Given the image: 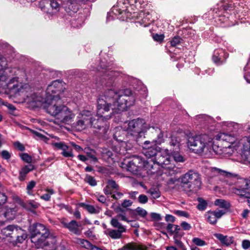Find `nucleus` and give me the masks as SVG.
<instances>
[{"label":"nucleus","mask_w":250,"mask_h":250,"mask_svg":"<svg viewBox=\"0 0 250 250\" xmlns=\"http://www.w3.org/2000/svg\"><path fill=\"white\" fill-rule=\"evenodd\" d=\"M135 98L129 89L117 91L110 89L105 91L104 96L100 97L97 101V113L96 117L92 116L90 112V121L95 123L94 125L89 124V127L94 129L93 131L101 135H105L109 129V124L107 121L111 116L104 117V112H108L111 108L113 113H118L133 105Z\"/></svg>","instance_id":"1"},{"label":"nucleus","mask_w":250,"mask_h":250,"mask_svg":"<svg viewBox=\"0 0 250 250\" xmlns=\"http://www.w3.org/2000/svg\"><path fill=\"white\" fill-rule=\"evenodd\" d=\"M188 146L193 152L197 154L204 153L210 156L217 154L213 146L212 139L207 134H201L189 136L188 140Z\"/></svg>","instance_id":"2"},{"label":"nucleus","mask_w":250,"mask_h":250,"mask_svg":"<svg viewBox=\"0 0 250 250\" xmlns=\"http://www.w3.org/2000/svg\"><path fill=\"white\" fill-rule=\"evenodd\" d=\"M7 67L6 59L0 54V88L4 89L6 92H9L12 95H17L22 92L24 86L18 81L17 78H13L8 81V77L4 70Z\"/></svg>","instance_id":"3"},{"label":"nucleus","mask_w":250,"mask_h":250,"mask_svg":"<svg viewBox=\"0 0 250 250\" xmlns=\"http://www.w3.org/2000/svg\"><path fill=\"white\" fill-rule=\"evenodd\" d=\"M201 185L199 174L193 170L188 171L181 178L183 190L188 195L196 193L200 188Z\"/></svg>","instance_id":"4"},{"label":"nucleus","mask_w":250,"mask_h":250,"mask_svg":"<svg viewBox=\"0 0 250 250\" xmlns=\"http://www.w3.org/2000/svg\"><path fill=\"white\" fill-rule=\"evenodd\" d=\"M29 231L31 242L35 243L38 248H43L48 245L46 239L49 232L44 225L40 223L34 224L30 226Z\"/></svg>","instance_id":"5"},{"label":"nucleus","mask_w":250,"mask_h":250,"mask_svg":"<svg viewBox=\"0 0 250 250\" xmlns=\"http://www.w3.org/2000/svg\"><path fill=\"white\" fill-rule=\"evenodd\" d=\"M64 105L62 104L60 97L54 96L48 97L43 103V107L47 113L56 118Z\"/></svg>","instance_id":"6"},{"label":"nucleus","mask_w":250,"mask_h":250,"mask_svg":"<svg viewBox=\"0 0 250 250\" xmlns=\"http://www.w3.org/2000/svg\"><path fill=\"white\" fill-rule=\"evenodd\" d=\"M110 224L117 229H107L105 231V234L113 239H119L122 236V233L126 231V229L116 219H111Z\"/></svg>","instance_id":"7"},{"label":"nucleus","mask_w":250,"mask_h":250,"mask_svg":"<svg viewBox=\"0 0 250 250\" xmlns=\"http://www.w3.org/2000/svg\"><path fill=\"white\" fill-rule=\"evenodd\" d=\"M144 124L145 122L142 119L132 120L128 123L126 131L130 136L137 137L143 131Z\"/></svg>","instance_id":"8"},{"label":"nucleus","mask_w":250,"mask_h":250,"mask_svg":"<svg viewBox=\"0 0 250 250\" xmlns=\"http://www.w3.org/2000/svg\"><path fill=\"white\" fill-rule=\"evenodd\" d=\"M78 121L73 124V126L78 131H82L85 128L89 127V124L94 125L95 123L90 121V111L88 110L83 111L81 116L79 117Z\"/></svg>","instance_id":"9"},{"label":"nucleus","mask_w":250,"mask_h":250,"mask_svg":"<svg viewBox=\"0 0 250 250\" xmlns=\"http://www.w3.org/2000/svg\"><path fill=\"white\" fill-rule=\"evenodd\" d=\"M210 172L211 177H218L220 180L228 181L229 179H232L233 182L229 185H234V182L239 179L236 178V175L215 167L210 168Z\"/></svg>","instance_id":"10"},{"label":"nucleus","mask_w":250,"mask_h":250,"mask_svg":"<svg viewBox=\"0 0 250 250\" xmlns=\"http://www.w3.org/2000/svg\"><path fill=\"white\" fill-rule=\"evenodd\" d=\"M64 85V83L62 81H54L50 84L48 85L46 88V98L48 97L50 98L51 96L52 97L54 96L60 97V93L63 92L65 89Z\"/></svg>","instance_id":"11"},{"label":"nucleus","mask_w":250,"mask_h":250,"mask_svg":"<svg viewBox=\"0 0 250 250\" xmlns=\"http://www.w3.org/2000/svg\"><path fill=\"white\" fill-rule=\"evenodd\" d=\"M143 159L139 156H134L126 164L127 169L131 173L137 174L143 167Z\"/></svg>","instance_id":"12"},{"label":"nucleus","mask_w":250,"mask_h":250,"mask_svg":"<svg viewBox=\"0 0 250 250\" xmlns=\"http://www.w3.org/2000/svg\"><path fill=\"white\" fill-rule=\"evenodd\" d=\"M75 115L67 106H64L56 118L58 123L69 124L73 121Z\"/></svg>","instance_id":"13"},{"label":"nucleus","mask_w":250,"mask_h":250,"mask_svg":"<svg viewBox=\"0 0 250 250\" xmlns=\"http://www.w3.org/2000/svg\"><path fill=\"white\" fill-rule=\"evenodd\" d=\"M170 150L160 149L158 152L155 161L157 164L163 167L171 163V156L169 155Z\"/></svg>","instance_id":"14"},{"label":"nucleus","mask_w":250,"mask_h":250,"mask_svg":"<svg viewBox=\"0 0 250 250\" xmlns=\"http://www.w3.org/2000/svg\"><path fill=\"white\" fill-rule=\"evenodd\" d=\"M150 142L146 141L144 142L143 145V153L148 159L155 160L157 154L161 149L159 147L156 146H148Z\"/></svg>","instance_id":"15"},{"label":"nucleus","mask_w":250,"mask_h":250,"mask_svg":"<svg viewBox=\"0 0 250 250\" xmlns=\"http://www.w3.org/2000/svg\"><path fill=\"white\" fill-rule=\"evenodd\" d=\"M239 145H242V156L248 161H250V138L244 137L239 141Z\"/></svg>","instance_id":"16"},{"label":"nucleus","mask_w":250,"mask_h":250,"mask_svg":"<svg viewBox=\"0 0 250 250\" xmlns=\"http://www.w3.org/2000/svg\"><path fill=\"white\" fill-rule=\"evenodd\" d=\"M61 223L63 225V227L67 228L70 231L73 233L79 235L81 233V230L79 229L80 225L75 220H72L69 223L65 221L64 219H62Z\"/></svg>","instance_id":"17"},{"label":"nucleus","mask_w":250,"mask_h":250,"mask_svg":"<svg viewBox=\"0 0 250 250\" xmlns=\"http://www.w3.org/2000/svg\"><path fill=\"white\" fill-rule=\"evenodd\" d=\"M143 169L146 170L148 174H153L157 172L158 165L154 160L145 161L143 159Z\"/></svg>","instance_id":"18"},{"label":"nucleus","mask_w":250,"mask_h":250,"mask_svg":"<svg viewBox=\"0 0 250 250\" xmlns=\"http://www.w3.org/2000/svg\"><path fill=\"white\" fill-rule=\"evenodd\" d=\"M228 57V54L222 49L215 50L212 56L213 61L217 64L222 63Z\"/></svg>","instance_id":"19"},{"label":"nucleus","mask_w":250,"mask_h":250,"mask_svg":"<svg viewBox=\"0 0 250 250\" xmlns=\"http://www.w3.org/2000/svg\"><path fill=\"white\" fill-rule=\"evenodd\" d=\"M126 130H123L122 127L118 126L114 129L113 138L117 141L125 142V136H129Z\"/></svg>","instance_id":"20"},{"label":"nucleus","mask_w":250,"mask_h":250,"mask_svg":"<svg viewBox=\"0 0 250 250\" xmlns=\"http://www.w3.org/2000/svg\"><path fill=\"white\" fill-rule=\"evenodd\" d=\"M35 167L34 165L29 164L22 167L19 171V175L18 179L20 181L25 180L27 174L30 171L34 170Z\"/></svg>","instance_id":"21"},{"label":"nucleus","mask_w":250,"mask_h":250,"mask_svg":"<svg viewBox=\"0 0 250 250\" xmlns=\"http://www.w3.org/2000/svg\"><path fill=\"white\" fill-rule=\"evenodd\" d=\"M219 139L223 141L229 143L230 144H233L237 141L238 138L236 134L234 133H221L219 135Z\"/></svg>","instance_id":"22"},{"label":"nucleus","mask_w":250,"mask_h":250,"mask_svg":"<svg viewBox=\"0 0 250 250\" xmlns=\"http://www.w3.org/2000/svg\"><path fill=\"white\" fill-rule=\"evenodd\" d=\"M28 102L34 104L36 106L43 104V98L40 93H33L28 97Z\"/></svg>","instance_id":"23"},{"label":"nucleus","mask_w":250,"mask_h":250,"mask_svg":"<svg viewBox=\"0 0 250 250\" xmlns=\"http://www.w3.org/2000/svg\"><path fill=\"white\" fill-rule=\"evenodd\" d=\"M118 250H147V248L142 244L137 245L134 243H128Z\"/></svg>","instance_id":"24"},{"label":"nucleus","mask_w":250,"mask_h":250,"mask_svg":"<svg viewBox=\"0 0 250 250\" xmlns=\"http://www.w3.org/2000/svg\"><path fill=\"white\" fill-rule=\"evenodd\" d=\"M50 8L48 9L47 13L50 15L57 14L60 9V4L58 0H50Z\"/></svg>","instance_id":"25"},{"label":"nucleus","mask_w":250,"mask_h":250,"mask_svg":"<svg viewBox=\"0 0 250 250\" xmlns=\"http://www.w3.org/2000/svg\"><path fill=\"white\" fill-rule=\"evenodd\" d=\"M165 169V173L167 176H172L180 172V169L173 166L171 163L164 167Z\"/></svg>","instance_id":"26"},{"label":"nucleus","mask_w":250,"mask_h":250,"mask_svg":"<svg viewBox=\"0 0 250 250\" xmlns=\"http://www.w3.org/2000/svg\"><path fill=\"white\" fill-rule=\"evenodd\" d=\"M80 205L81 207L85 209L90 213L97 214L101 210V208L98 206L94 207L92 205H87L84 203H81Z\"/></svg>","instance_id":"27"},{"label":"nucleus","mask_w":250,"mask_h":250,"mask_svg":"<svg viewBox=\"0 0 250 250\" xmlns=\"http://www.w3.org/2000/svg\"><path fill=\"white\" fill-rule=\"evenodd\" d=\"M151 132L155 133L157 135V138L154 140V141L156 143L160 144L164 141V135L159 128L153 127L151 129Z\"/></svg>","instance_id":"28"},{"label":"nucleus","mask_w":250,"mask_h":250,"mask_svg":"<svg viewBox=\"0 0 250 250\" xmlns=\"http://www.w3.org/2000/svg\"><path fill=\"white\" fill-rule=\"evenodd\" d=\"M214 205L226 210L230 207V204L229 201L222 199H216L214 201Z\"/></svg>","instance_id":"29"},{"label":"nucleus","mask_w":250,"mask_h":250,"mask_svg":"<svg viewBox=\"0 0 250 250\" xmlns=\"http://www.w3.org/2000/svg\"><path fill=\"white\" fill-rule=\"evenodd\" d=\"M169 145L170 146L173 147L172 150H174L176 151H179L180 150V141L176 137L172 136L169 142Z\"/></svg>","instance_id":"30"},{"label":"nucleus","mask_w":250,"mask_h":250,"mask_svg":"<svg viewBox=\"0 0 250 250\" xmlns=\"http://www.w3.org/2000/svg\"><path fill=\"white\" fill-rule=\"evenodd\" d=\"M170 151L174 160L176 162H184L185 161V159L183 156L178 153L179 151H176L174 150H172V148L170 149Z\"/></svg>","instance_id":"31"},{"label":"nucleus","mask_w":250,"mask_h":250,"mask_svg":"<svg viewBox=\"0 0 250 250\" xmlns=\"http://www.w3.org/2000/svg\"><path fill=\"white\" fill-rule=\"evenodd\" d=\"M147 192L149 193L151 198L153 199H157L160 197L161 193L158 188H150Z\"/></svg>","instance_id":"32"},{"label":"nucleus","mask_w":250,"mask_h":250,"mask_svg":"<svg viewBox=\"0 0 250 250\" xmlns=\"http://www.w3.org/2000/svg\"><path fill=\"white\" fill-rule=\"evenodd\" d=\"M62 152L61 154L65 157H73L74 156L72 153V149L66 145L64 146V148L62 149Z\"/></svg>","instance_id":"33"},{"label":"nucleus","mask_w":250,"mask_h":250,"mask_svg":"<svg viewBox=\"0 0 250 250\" xmlns=\"http://www.w3.org/2000/svg\"><path fill=\"white\" fill-rule=\"evenodd\" d=\"M196 120L199 121L200 122H203L204 123H208L212 121V119L211 117L207 115H199L196 116Z\"/></svg>","instance_id":"34"},{"label":"nucleus","mask_w":250,"mask_h":250,"mask_svg":"<svg viewBox=\"0 0 250 250\" xmlns=\"http://www.w3.org/2000/svg\"><path fill=\"white\" fill-rule=\"evenodd\" d=\"M184 234L185 233L183 231L179 226L175 225V229L172 233L173 237H175L176 238H182Z\"/></svg>","instance_id":"35"},{"label":"nucleus","mask_w":250,"mask_h":250,"mask_svg":"<svg viewBox=\"0 0 250 250\" xmlns=\"http://www.w3.org/2000/svg\"><path fill=\"white\" fill-rule=\"evenodd\" d=\"M118 75V72L113 70H106L104 72V79H111L112 80L114 78L116 77Z\"/></svg>","instance_id":"36"},{"label":"nucleus","mask_w":250,"mask_h":250,"mask_svg":"<svg viewBox=\"0 0 250 250\" xmlns=\"http://www.w3.org/2000/svg\"><path fill=\"white\" fill-rule=\"evenodd\" d=\"M77 243L80 244L83 247L90 250V248L92 245L89 241L83 239H78L77 240Z\"/></svg>","instance_id":"37"},{"label":"nucleus","mask_w":250,"mask_h":250,"mask_svg":"<svg viewBox=\"0 0 250 250\" xmlns=\"http://www.w3.org/2000/svg\"><path fill=\"white\" fill-rule=\"evenodd\" d=\"M23 233V229L18 226H15L14 229L12 230L11 235L10 236V237L13 239H16L18 242V237H19L18 233Z\"/></svg>","instance_id":"38"},{"label":"nucleus","mask_w":250,"mask_h":250,"mask_svg":"<svg viewBox=\"0 0 250 250\" xmlns=\"http://www.w3.org/2000/svg\"><path fill=\"white\" fill-rule=\"evenodd\" d=\"M207 221L211 224L214 225L217 222V219L212 211H208L206 214Z\"/></svg>","instance_id":"39"},{"label":"nucleus","mask_w":250,"mask_h":250,"mask_svg":"<svg viewBox=\"0 0 250 250\" xmlns=\"http://www.w3.org/2000/svg\"><path fill=\"white\" fill-rule=\"evenodd\" d=\"M14 225H9L1 230L2 233L6 237H10L11 235L12 230L15 228Z\"/></svg>","instance_id":"40"},{"label":"nucleus","mask_w":250,"mask_h":250,"mask_svg":"<svg viewBox=\"0 0 250 250\" xmlns=\"http://www.w3.org/2000/svg\"><path fill=\"white\" fill-rule=\"evenodd\" d=\"M4 216L7 219L12 220L14 218L15 215V211L13 208H7L5 212Z\"/></svg>","instance_id":"41"},{"label":"nucleus","mask_w":250,"mask_h":250,"mask_svg":"<svg viewBox=\"0 0 250 250\" xmlns=\"http://www.w3.org/2000/svg\"><path fill=\"white\" fill-rule=\"evenodd\" d=\"M198 201L199 203L197 207V208L200 210H205L207 207V202L205 200L200 198H198Z\"/></svg>","instance_id":"42"},{"label":"nucleus","mask_w":250,"mask_h":250,"mask_svg":"<svg viewBox=\"0 0 250 250\" xmlns=\"http://www.w3.org/2000/svg\"><path fill=\"white\" fill-rule=\"evenodd\" d=\"M84 181L91 186H95L97 185V182L94 178L89 175L86 176Z\"/></svg>","instance_id":"43"},{"label":"nucleus","mask_w":250,"mask_h":250,"mask_svg":"<svg viewBox=\"0 0 250 250\" xmlns=\"http://www.w3.org/2000/svg\"><path fill=\"white\" fill-rule=\"evenodd\" d=\"M192 242L197 246H204L207 245V243L203 240L198 238L194 237L192 240Z\"/></svg>","instance_id":"44"},{"label":"nucleus","mask_w":250,"mask_h":250,"mask_svg":"<svg viewBox=\"0 0 250 250\" xmlns=\"http://www.w3.org/2000/svg\"><path fill=\"white\" fill-rule=\"evenodd\" d=\"M173 213L180 217H184L186 218H189V214L185 211L175 210L173 211Z\"/></svg>","instance_id":"45"},{"label":"nucleus","mask_w":250,"mask_h":250,"mask_svg":"<svg viewBox=\"0 0 250 250\" xmlns=\"http://www.w3.org/2000/svg\"><path fill=\"white\" fill-rule=\"evenodd\" d=\"M36 182L34 181H30L27 185L26 187V190L28 194L30 195L31 194L32 192L31 191L32 189L35 187L36 186Z\"/></svg>","instance_id":"46"},{"label":"nucleus","mask_w":250,"mask_h":250,"mask_svg":"<svg viewBox=\"0 0 250 250\" xmlns=\"http://www.w3.org/2000/svg\"><path fill=\"white\" fill-rule=\"evenodd\" d=\"M83 0H68V3H70L69 5V6L68 7V9L70 10H71L73 12H76L77 9L73 8V4H77V2L79 1H83Z\"/></svg>","instance_id":"47"},{"label":"nucleus","mask_w":250,"mask_h":250,"mask_svg":"<svg viewBox=\"0 0 250 250\" xmlns=\"http://www.w3.org/2000/svg\"><path fill=\"white\" fill-rule=\"evenodd\" d=\"M224 238L226 239H223V241L222 242L224 245L228 246L233 243V238L232 237L225 236Z\"/></svg>","instance_id":"48"},{"label":"nucleus","mask_w":250,"mask_h":250,"mask_svg":"<svg viewBox=\"0 0 250 250\" xmlns=\"http://www.w3.org/2000/svg\"><path fill=\"white\" fill-rule=\"evenodd\" d=\"M21 159L26 162L29 163V164L31 163L32 161V159L30 156H29L27 153H23L21 155Z\"/></svg>","instance_id":"49"},{"label":"nucleus","mask_w":250,"mask_h":250,"mask_svg":"<svg viewBox=\"0 0 250 250\" xmlns=\"http://www.w3.org/2000/svg\"><path fill=\"white\" fill-rule=\"evenodd\" d=\"M138 201L140 204H144L147 202L148 198L145 194H141L138 198Z\"/></svg>","instance_id":"50"},{"label":"nucleus","mask_w":250,"mask_h":250,"mask_svg":"<svg viewBox=\"0 0 250 250\" xmlns=\"http://www.w3.org/2000/svg\"><path fill=\"white\" fill-rule=\"evenodd\" d=\"M66 144L62 142L52 143V146L58 149L62 150Z\"/></svg>","instance_id":"51"},{"label":"nucleus","mask_w":250,"mask_h":250,"mask_svg":"<svg viewBox=\"0 0 250 250\" xmlns=\"http://www.w3.org/2000/svg\"><path fill=\"white\" fill-rule=\"evenodd\" d=\"M182 41V39L179 37H175L170 42V44L172 46H176L178 45Z\"/></svg>","instance_id":"52"},{"label":"nucleus","mask_w":250,"mask_h":250,"mask_svg":"<svg viewBox=\"0 0 250 250\" xmlns=\"http://www.w3.org/2000/svg\"><path fill=\"white\" fill-rule=\"evenodd\" d=\"M135 210L137 214L142 217H145L147 215V211L142 208L138 207Z\"/></svg>","instance_id":"53"},{"label":"nucleus","mask_w":250,"mask_h":250,"mask_svg":"<svg viewBox=\"0 0 250 250\" xmlns=\"http://www.w3.org/2000/svg\"><path fill=\"white\" fill-rule=\"evenodd\" d=\"M107 186L110 188H112L113 189H117L118 188V185L116 184V183L112 180H108L107 182Z\"/></svg>","instance_id":"54"},{"label":"nucleus","mask_w":250,"mask_h":250,"mask_svg":"<svg viewBox=\"0 0 250 250\" xmlns=\"http://www.w3.org/2000/svg\"><path fill=\"white\" fill-rule=\"evenodd\" d=\"M180 226L184 230H189L191 229L190 224L185 221L181 222Z\"/></svg>","instance_id":"55"},{"label":"nucleus","mask_w":250,"mask_h":250,"mask_svg":"<svg viewBox=\"0 0 250 250\" xmlns=\"http://www.w3.org/2000/svg\"><path fill=\"white\" fill-rule=\"evenodd\" d=\"M112 219H116L118 221H119V220H121L127 222H129L128 219L126 217L125 215L124 214H119L117 215L116 217L113 218Z\"/></svg>","instance_id":"56"},{"label":"nucleus","mask_w":250,"mask_h":250,"mask_svg":"<svg viewBox=\"0 0 250 250\" xmlns=\"http://www.w3.org/2000/svg\"><path fill=\"white\" fill-rule=\"evenodd\" d=\"M4 105L7 106L8 109H9V112L10 114L15 115V111L16 110L15 107L12 105V104H8L6 103V104H4Z\"/></svg>","instance_id":"57"},{"label":"nucleus","mask_w":250,"mask_h":250,"mask_svg":"<svg viewBox=\"0 0 250 250\" xmlns=\"http://www.w3.org/2000/svg\"><path fill=\"white\" fill-rule=\"evenodd\" d=\"M18 242L19 243H22V242L26 238V234L25 231L23 230V233H18Z\"/></svg>","instance_id":"58"},{"label":"nucleus","mask_w":250,"mask_h":250,"mask_svg":"<svg viewBox=\"0 0 250 250\" xmlns=\"http://www.w3.org/2000/svg\"><path fill=\"white\" fill-rule=\"evenodd\" d=\"M1 155L2 158L5 160H9L11 157L10 153L7 150H2Z\"/></svg>","instance_id":"59"},{"label":"nucleus","mask_w":250,"mask_h":250,"mask_svg":"<svg viewBox=\"0 0 250 250\" xmlns=\"http://www.w3.org/2000/svg\"><path fill=\"white\" fill-rule=\"evenodd\" d=\"M234 7V3H227L223 5V9L225 11H230L233 9Z\"/></svg>","instance_id":"60"},{"label":"nucleus","mask_w":250,"mask_h":250,"mask_svg":"<svg viewBox=\"0 0 250 250\" xmlns=\"http://www.w3.org/2000/svg\"><path fill=\"white\" fill-rule=\"evenodd\" d=\"M212 212L214 214L217 219L221 218L225 213V211L221 210Z\"/></svg>","instance_id":"61"},{"label":"nucleus","mask_w":250,"mask_h":250,"mask_svg":"<svg viewBox=\"0 0 250 250\" xmlns=\"http://www.w3.org/2000/svg\"><path fill=\"white\" fill-rule=\"evenodd\" d=\"M242 248L247 250L250 248V241L248 240H244L242 243Z\"/></svg>","instance_id":"62"},{"label":"nucleus","mask_w":250,"mask_h":250,"mask_svg":"<svg viewBox=\"0 0 250 250\" xmlns=\"http://www.w3.org/2000/svg\"><path fill=\"white\" fill-rule=\"evenodd\" d=\"M181 238H176L175 237H173L175 244L180 248H184V245L180 240Z\"/></svg>","instance_id":"63"},{"label":"nucleus","mask_w":250,"mask_h":250,"mask_svg":"<svg viewBox=\"0 0 250 250\" xmlns=\"http://www.w3.org/2000/svg\"><path fill=\"white\" fill-rule=\"evenodd\" d=\"M123 196V194L120 192H114L111 195V197L116 199L118 200L122 198Z\"/></svg>","instance_id":"64"}]
</instances>
